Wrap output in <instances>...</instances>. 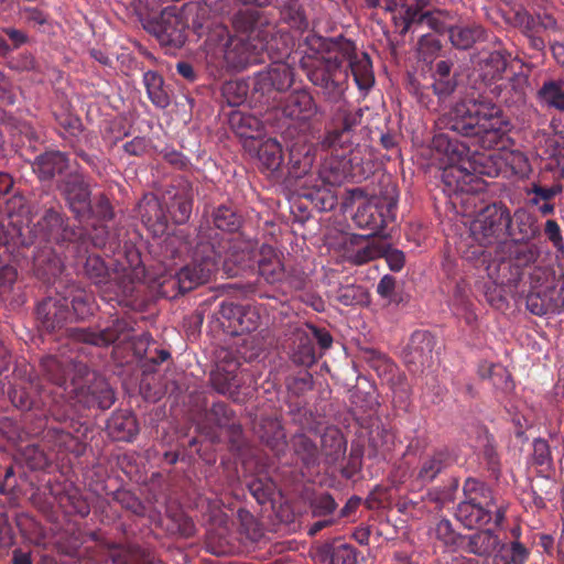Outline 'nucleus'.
Listing matches in <instances>:
<instances>
[{"label": "nucleus", "instance_id": "nucleus-33", "mask_svg": "<svg viewBox=\"0 0 564 564\" xmlns=\"http://www.w3.org/2000/svg\"><path fill=\"white\" fill-rule=\"evenodd\" d=\"M259 275L268 283H275L283 279L284 267L276 250L269 245H262L258 254Z\"/></svg>", "mask_w": 564, "mask_h": 564}, {"label": "nucleus", "instance_id": "nucleus-58", "mask_svg": "<svg viewBox=\"0 0 564 564\" xmlns=\"http://www.w3.org/2000/svg\"><path fill=\"white\" fill-rule=\"evenodd\" d=\"M376 292L388 304L399 305L403 302L402 294L398 289V281L391 274H384L379 280Z\"/></svg>", "mask_w": 564, "mask_h": 564}, {"label": "nucleus", "instance_id": "nucleus-28", "mask_svg": "<svg viewBox=\"0 0 564 564\" xmlns=\"http://www.w3.org/2000/svg\"><path fill=\"white\" fill-rule=\"evenodd\" d=\"M502 111L499 113L490 112L480 123L479 130L473 137L478 139V143L484 149H492L499 145L506 134V122L502 119Z\"/></svg>", "mask_w": 564, "mask_h": 564}, {"label": "nucleus", "instance_id": "nucleus-29", "mask_svg": "<svg viewBox=\"0 0 564 564\" xmlns=\"http://www.w3.org/2000/svg\"><path fill=\"white\" fill-rule=\"evenodd\" d=\"M316 149L306 142H296L290 149L289 173L295 178L307 175L315 162Z\"/></svg>", "mask_w": 564, "mask_h": 564}, {"label": "nucleus", "instance_id": "nucleus-15", "mask_svg": "<svg viewBox=\"0 0 564 564\" xmlns=\"http://www.w3.org/2000/svg\"><path fill=\"white\" fill-rule=\"evenodd\" d=\"M90 375L83 380L76 381L72 378L68 399L76 401L85 408H98L107 410L115 403V392L102 379H89ZM93 377L95 375L93 373Z\"/></svg>", "mask_w": 564, "mask_h": 564}, {"label": "nucleus", "instance_id": "nucleus-52", "mask_svg": "<svg viewBox=\"0 0 564 564\" xmlns=\"http://www.w3.org/2000/svg\"><path fill=\"white\" fill-rule=\"evenodd\" d=\"M258 159L267 170H276L283 161L280 143L274 139L263 141L258 149Z\"/></svg>", "mask_w": 564, "mask_h": 564}, {"label": "nucleus", "instance_id": "nucleus-61", "mask_svg": "<svg viewBox=\"0 0 564 564\" xmlns=\"http://www.w3.org/2000/svg\"><path fill=\"white\" fill-rule=\"evenodd\" d=\"M528 86L529 80L525 75H513L509 80L507 94H509L510 96L506 98V101L509 105H524L527 100Z\"/></svg>", "mask_w": 564, "mask_h": 564}, {"label": "nucleus", "instance_id": "nucleus-53", "mask_svg": "<svg viewBox=\"0 0 564 564\" xmlns=\"http://www.w3.org/2000/svg\"><path fill=\"white\" fill-rule=\"evenodd\" d=\"M191 191L188 182H180L174 194L167 192L169 197L163 195L165 207L167 209L176 207L178 212H191L193 208Z\"/></svg>", "mask_w": 564, "mask_h": 564}, {"label": "nucleus", "instance_id": "nucleus-36", "mask_svg": "<svg viewBox=\"0 0 564 564\" xmlns=\"http://www.w3.org/2000/svg\"><path fill=\"white\" fill-rule=\"evenodd\" d=\"M68 167V160L59 151H47L36 156L33 163V171L42 181L52 180L55 175L62 174Z\"/></svg>", "mask_w": 564, "mask_h": 564}, {"label": "nucleus", "instance_id": "nucleus-62", "mask_svg": "<svg viewBox=\"0 0 564 564\" xmlns=\"http://www.w3.org/2000/svg\"><path fill=\"white\" fill-rule=\"evenodd\" d=\"M351 73L360 87H366L372 80L371 76V62L366 53L361 54V57L351 59L348 63Z\"/></svg>", "mask_w": 564, "mask_h": 564}, {"label": "nucleus", "instance_id": "nucleus-7", "mask_svg": "<svg viewBox=\"0 0 564 564\" xmlns=\"http://www.w3.org/2000/svg\"><path fill=\"white\" fill-rule=\"evenodd\" d=\"M433 142L438 151L452 155V160L456 158L459 161V163H451L443 169L442 181L448 194L456 192L478 193L481 191L482 180L476 174L475 170H469L468 166H471L469 161H463V156L468 153V148L453 142L444 133L436 135Z\"/></svg>", "mask_w": 564, "mask_h": 564}, {"label": "nucleus", "instance_id": "nucleus-41", "mask_svg": "<svg viewBox=\"0 0 564 564\" xmlns=\"http://www.w3.org/2000/svg\"><path fill=\"white\" fill-rule=\"evenodd\" d=\"M500 544L499 536L491 530H480L468 535L466 551L480 557H490Z\"/></svg>", "mask_w": 564, "mask_h": 564}, {"label": "nucleus", "instance_id": "nucleus-18", "mask_svg": "<svg viewBox=\"0 0 564 564\" xmlns=\"http://www.w3.org/2000/svg\"><path fill=\"white\" fill-rule=\"evenodd\" d=\"M398 189L395 184L388 181L382 185L379 195L368 196L362 188H354L346 193L341 202L343 209H356V212L366 210L368 208L391 209L397 207Z\"/></svg>", "mask_w": 564, "mask_h": 564}, {"label": "nucleus", "instance_id": "nucleus-32", "mask_svg": "<svg viewBox=\"0 0 564 564\" xmlns=\"http://www.w3.org/2000/svg\"><path fill=\"white\" fill-rule=\"evenodd\" d=\"M349 164L350 161L344 156L334 154L326 156L318 166V178L324 185H340L350 175Z\"/></svg>", "mask_w": 564, "mask_h": 564}, {"label": "nucleus", "instance_id": "nucleus-2", "mask_svg": "<svg viewBox=\"0 0 564 564\" xmlns=\"http://www.w3.org/2000/svg\"><path fill=\"white\" fill-rule=\"evenodd\" d=\"M535 243L502 245L487 275L512 297H524L527 308L536 316L555 313L564 306V280L555 283L554 271L541 260Z\"/></svg>", "mask_w": 564, "mask_h": 564}, {"label": "nucleus", "instance_id": "nucleus-44", "mask_svg": "<svg viewBox=\"0 0 564 564\" xmlns=\"http://www.w3.org/2000/svg\"><path fill=\"white\" fill-rule=\"evenodd\" d=\"M205 544L207 551L215 555H223L230 550V529L226 519H221L217 528L207 532Z\"/></svg>", "mask_w": 564, "mask_h": 564}, {"label": "nucleus", "instance_id": "nucleus-16", "mask_svg": "<svg viewBox=\"0 0 564 564\" xmlns=\"http://www.w3.org/2000/svg\"><path fill=\"white\" fill-rule=\"evenodd\" d=\"M218 315L223 328L231 336L254 332L261 324L260 311L253 305L223 302Z\"/></svg>", "mask_w": 564, "mask_h": 564}, {"label": "nucleus", "instance_id": "nucleus-27", "mask_svg": "<svg viewBox=\"0 0 564 564\" xmlns=\"http://www.w3.org/2000/svg\"><path fill=\"white\" fill-rule=\"evenodd\" d=\"M59 188L73 212H82L89 206V185L82 174H68L61 183Z\"/></svg>", "mask_w": 564, "mask_h": 564}, {"label": "nucleus", "instance_id": "nucleus-24", "mask_svg": "<svg viewBox=\"0 0 564 564\" xmlns=\"http://www.w3.org/2000/svg\"><path fill=\"white\" fill-rule=\"evenodd\" d=\"M281 109L286 118L303 122L312 120L317 115H324L314 97L305 89L289 94L282 102Z\"/></svg>", "mask_w": 564, "mask_h": 564}, {"label": "nucleus", "instance_id": "nucleus-43", "mask_svg": "<svg viewBox=\"0 0 564 564\" xmlns=\"http://www.w3.org/2000/svg\"><path fill=\"white\" fill-rule=\"evenodd\" d=\"M464 500L462 502L495 506L492 489L484 481L468 477L463 485Z\"/></svg>", "mask_w": 564, "mask_h": 564}, {"label": "nucleus", "instance_id": "nucleus-4", "mask_svg": "<svg viewBox=\"0 0 564 564\" xmlns=\"http://www.w3.org/2000/svg\"><path fill=\"white\" fill-rule=\"evenodd\" d=\"M474 214H462L468 219ZM476 217L470 220L469 230L474 239L480 245H489L492 239H499L508 236L512 239L510 242L522 243L521 240L534 237L538 231L535 219L532 214H475ZM509 241L500 242L495 251V258L489 263L497 260L498 250L502 245Z\"/></svg>", "mask_w": 564, "mask_h": 564}, {"label": "nucleus", "instance_id": "nucleus-37", "mask_svg": "<svg viewBox=\"0 0 564 564\" xmlns=\"http://www.w3.org/2000/svg\"><path fill=\"white\" fill-rule=\"evenodd\" d=\"M351 220L355 227L367 231L365 236L388 239L391 235L386 228L394 220V214H351Z\"/></svg>", "mask_w": 564, "mask_h": 564}, {"label": "nucleus", "instance_id": "nucleus-48", "mask_svg": "<svg viewBox=\"0 0 564 564\" xmlns=\"http://www.w3.org/2000/svg\"><path fill=\"white\" fill-rule=\"evenodd\" d=\"M293 449L303 465L307 468L318 465L319 452L316 444L305 434H297L293 437Z\"/></svg>", "mask_w": 564, "mask_h": 564}, {"label": "nucleus", "instance_id": "nucleus-22", "mask_svg": "<svg viewBox=\"0 0 564 564\" xmlns=\"http://www.w3.org/2000/svg\"><path fill=\"white\" fill-rule=\"evenodd\" d=\"M435 338L427 330H415L412 333L405 347V362L412 366L414 371L421 368L431 367Z\"/></svg>", "mask_w": 564, "mask_h": 564}, {"label": "nucleus", "instance_id": "nucleus-63", "mask_svg": "<svg viewBox=\"0 0 564 564\" xmlns=\"http://www.w3.org/2000/svg\"><path fill=\"white\" fill-rule=\"evenodd\" d=\"M112 498L122 508L132 512L138 517L145 516V507L142 501L129 490H117L113 492Z\"/></svg>", "mask_w": 564, "mask_h": 564}, {"label": "nucleus", "instance_id": "nucleus-49", "mask_svg": "<svg viewBox=\"0 0 564 564\" xmlns=\"http://www.w3.org/2000/svg\"><path fill=\"white\" fill-rule=\"evenodd\" d=\"M484 37L481 26H453L449 29L452 44L459 50L470 48L477 41Z\"/></svg>", "mask_w": 564, "mask_h": 564}, {"label": "nucleus", "instance_id": "nucleus-54", "mask_svg": "<svg viewBox=\"0 0 564 564\" xmlns=\"http://www.w3.org/2000/svg\"><path fill=\"white\" fill-rule=\"evenodd\" d=\"M6 215L7 217L3 218V214H0V246L7 243L10 238L15 239L17 237L20 238L22 243L29 242L23 235V228L19 225L22 214Z\"/></svg>", "mask_w": 564, "mask_h": 564}, {"label": "nucleus", "instance_id": "nucleus-56", "mask_svg": "<svg viewBox=\"0 0 564 564\" xmlns=\"http://www.w3.org/2000/svg\"><path fill=\"white\" fill-rule=\"evenodd\" d=\"M248 91L249 86L243 80H229L221 87V95L231 107L242 105L247 100Z\"/></svg>", "mask_w": 564, "mask_h": 564}, {"label": "nucleus", "instance_id": "nucleus-3", "mask_svg": "<svg viewBox=\"0 0 564 564\" xmlns=\"http://www.w3.org/2000/svg\"><path fill=\"white\" fill-rule=\"evenodd\" d=\"M98 214H75L73 223L63 226L62 214H45L44 221L48 225L59 224L61 232L57 234L56 239L67 242L68 252H77L82 248L87 251L86 243L89 240L91 245L99 249L108 248L109 251L115 252L120 243L118 239L109 231L108 227L104 224L106 220H111L113 214H102L104 218H97Z\"/></svg>", "mask_w": 564, "mask_h": 564}, {"label": "nucleus", "instance_id": "nucleus-6", "mask_svg": "<svg viewBox=\"0 0 564 564\" xmlns=\"http://www.w3.org/2000/svg\"><path fill=\"white\" fill-rule=\"evenodd\" d=\"M225 249L226 246L221 242L216 245L206 240V236L200 235L192 250V261L176 272L181 291L187 293L207 283L217 271L218 264L225 256Z\"/></svg>", "mask_w": 564, "mask_h": 564}, {"label": "nucleus", "instance_id": "nucleus-25", "mask_svg": "<svg viewBox=\"0 0 564 564\" xmlns=\"http://www.w3.org/2000/svg\"><path fill=\"white\" fill-rule=\"evenodd\" d=\"M292 68L282 62L271 64L267 70L260 72L256 77L254 90L268 94L272 90L283 91L293 84Z\"/></svg>", "mask_w": 564, "mask_h": 564}, {"label": "nucleus", "instance_id": "nucleus-64", "mask_svg": "<svg viewBox=\"0 0 564 564\" xmlns=\"http://www.w3.org/2000/svg\"><path fill=\"white\" fill-rule=\"evenodd\" d=\"M478 376L484 380H490L495 387H500L501 380H505L506 386H508V372L502 367L487 360L479 362ZM505 388L507 389L508 387Z\"/></svg>", "mask_w": 564, "mask_h": 564}, {"label": "nucleus", "instance_id": "nucleus-17", "mask_svg": "<svg viewBox=\"0 0 564 564\" xmlns=\"http://www.w3.org/2000/svg\"><path fill=\"white\" fill-rule=\"evenodd\" d=\"M219 30L220 36L227 35V42L224 45V61L228 68L242 70L258 61L259 52L263 50L262 46L230 34L225 24H220Z\"/></svg>", "mask_w": 564, "mask_h": 564}, {"label": "nucleus", "instance_id": "nucleus-20", "mask_svg": "<svg viewBox=\"0 0 564 564\" xmlns=\"http://www.w3.org/2000/svg\"><path fill=\"white\" fill-rule=\"evenodd\" d=\"M310 554L315 564H357L359 553L354 545L334 539L313 545Z\"/></svg>", "mask_w": 564, "mask_h": 564}, {"label": "nucleus", "instance_id": "nucleus-19", "mask_svg": "<svg viewBox=\"0 0 564 564\" xmlns=\"http://www.w3.org/2000/svg\"><path fill=\"white\" fill-rule=\"evenodd\" d=\"M457 460V453L448 446H442L426 452L421 455L415 467V480L421 485H429L454 466Z\"/></svg>", "mask_w": 564, "mask_h": 564}, {"label": "nucleus", "instance_id": "nucleus-23", "mask_svg": "<svg viewBox=\"0 0 564 564\" xmlns=\"http://www.w3.org/2000/svg\"><path fill=\"white\" fill-rule=\"evenodd\" d=\"M382 246L375 237L354 234L345 243L344 256L350 264L364 265L381 258Z\"/></svg>", "mask_w": 564, "mask_h": 564}, {"label": "nucleus", "instance_id": "nucleus-1", "mask_svg": "<svg viewBox=\"0 0 564 564\" xmlns=\"http://www.w3.org/2000/svg\"><path fill=\"white\" fill-rule=\"evenodd\" d=\"M535 243L502 245L487 275L512 297H524L527 308L536 316L555 313L564 306V280L555 283L554 271L541 260Z\"/></svg>", "mask_w": 564, "mask_h": 564}, {"label": "nucleus", "instance_id": "nucleus-10", "mask_svg": "<svg viewBox=\"0 0 564 564\" xmlns=\"http://www.w3.org/2000/svg\"><path fill=\"white\" fill-rule=\"evenodd\" d=\"M259 9L256 7L240 8L235 11L229 19V31L232 35H238L264 47L273 36L274 26L269 15Z\"/></svg>", "mask_w": 564, "mask_h": 564}, {"label": "nucleus", "instance_id": "nucleus-35", "mask_svg": "<svg viewBox=\"0 0 564 564\" xmlns=\"http://www.w3.org/2000/svg\"><path fill=\"white\" fill-rule=\"evenodd\" d=\"M206 221L209 224L210 221L214 224L215 228H210L208 232L200 231L196 239L204 235L206 236V240H210L217 245V242H221L226 246L225 253L228 249V241H226L223 237H219L217 230L224 232H235L241 226V214H206Z\"/></svg>", "mask_w": 564, "mask_h": 564}, {"label": "nucleus", "instance_id": "nucleus-38", "mask_svg": "<svg viewBox=\"0 0 564 564\" xmlns=\"http://www.w3.org/2000/svg\"><path fill=\"white\" fill-rule=\"evenodd\" d=\"M322 454L328 465H336L345 458L347 441L337 427H327L322 435Z\"/></svg>", "mask_w": 564, "mask_h": 564}, {"label": "nucleus", "instance_id": "nucleus-45", "mask_svg": "<svg viewBox=\"0 0 564 564\" xmlns=\"http://www.w3.org/2000/svg\"><path fill=\"white\" fill-rule=\"evenodd\" d=\"M143 83L151 101L160 108H166L170 105V96L164 85L163 77L153 70L143 75Z\"/></svg>", "mask_w": 564, "mask_h": 564}, {"label": "nucleus", "instance_id": "nucleus-5", "mask_svg": "<svg viewBox=\"0 0 564 564\" xmlns=\"http://www.w3.org/2000/svg\"><path fill=\"white\" fill-rule=\"evenodd\" d=\"M85 273L98 286L102 301L129 306L135 291V281L129 270L116 269L109 271L99 256H88L85 262Z\"/></svg>", "mask_w": 564, "mask_h": 564}, {"label": "nucleus", "instance_id": "nucleus-59", "mask_svg": "<svg viewBox=\"0 0 564 564\" xmlns=\"http://www.w3.org/2000/svg\"><path fill=\"white\" fill-rule=\"evenodd\" d=\"M235 416V412L225 402H215L207 409L204 414V420L208 424L224 429L229 424Z\"/></svg>", "mask_w": 564, "mask_h": 564}, {"label": "nucleus", "instance_id": "nucleus-34", "mask_svg": "<svg viewBox=\"0 0 564 564\" xmlns=\"http://www.w3.org/2000/svg\"><path fill=\"white\" fill-rule=\"evenodd\" d=\"M455 517L467 529L482 527L492 520V506L459 502Z\"/></svg>", "mask_w": 564, "mask_h": 564}, {"label": "nucleus", "instance_id": "nucleus-42", "mask_svg": "<svg viewBox=\"0 0 564 564\" xmlns=\"http://www.w3.org/2000/svg\"><path fill=\"white\" fill-rule=\"evenodd\" d=\"M536 97L543 106L564 112V80H545L538 89Z\"/></svg>", "mask_w": 564, "mask_h": 564}, {"label": "nucleus", "instance_id": "nucleus-26", "mask_svg": "<svg viewBox=\"0 0 564 564\" xmlns=\"http://www.w3.org/2000/svg\"><path fill=\"white\" fill-rule=\"evenodd\" d=\"M239 361L229 351H224V358L216 365V369L210 373L213 388L220 394H231L234 389L239 387L237 370Z\"/></svg>", "mask_w": 564, "mask_h": 564}, {"label": "nucleus", "instance_id": "nucleus-40", "mask_svg": "<svg viewBox=\"0 0 564 564\" xmlns=\"http://www.w3.org/2000/svg\"><path fill=\"white\" fill-rule=\"evenodd\" d=\"M294 337L291 360L297 366L306 368L313 366L317 358L312 336L306 335L305 329H302V327H297L294 332Z\"/></svg>", "mask_w": 564, "mask_h": 564}, {"label": "nucleus", "instance_id": "nucleus-51", "mask_svg": "<svg viewBox=\"0 0 564 564\" xmlns=\"http://www.w3.org/2000/svg\"><path fill=\"white\" fill-rule=\"evenodd\" d=\"M479 65L482 78L494 80L500 78L507 69L508 58L503 53L495 51L482 58Z\"/></svg>", "mask_w": 564, "mask_h": 564}, {"label": "nucleus", "instance_id": "nucleus-9", "mask_svg": "<svg viewBox=\"0 0 564 564\" xmlns=\"http://www.w3.org/2000/svg\"><path fill=\"white\" fill-rule=\"evenodd\" d=\"M193 9L206 13L205 8H198L195 4H185L182 8L175 6L162 10L160 15L149 22L148 30L152 33L161 45L173 48H180L186 41L187 21L185 14Z\"/></svg>", "mask_w": 564, "mask_h": 564}, {"label": "nucleus", "instance_id": "nucleus-60", "mask_svg": "<svg viewBox=\"0 0 564 564\" xmlns=\"http://www.w3.org/2000/svg\"><path fill=\"white\" fill-rule=\"evenodd\" d=\"M507 22L511 26L519 29L522 34L538 29L535 14L530 13L523 6L512 9L511 15L507 18Z\"/></svg>", "mask_w": 564, "mask_h": 564}, {"label": "nucleus", "instance_id": "nucleus-8", "mask_svg": "<svg viewBox=\"0 0 564 564\" xmlns=\"http://www.w3.org/2000/svg\"><path fill=\"white\" fill-rule=\"evenodd\" d=\"M490 112L499 113L500 108L487 98L460 99L442 116L440 121L445 129L470 137L477 133L480 123Z\"/></svg>", "mask_w": 564, "mask_h": 564}, {"label": "nucleus", "instance_id": "nucleus-57", "mask_svg": "<svg viewBox=\"0 0 564 564\" xmlns=\"http://www.w3.org/2000/svg\"><path fill=\"white\" fill-rule=\"evenodd\" d=\"M70 304L76 321H84L95 311V300L91 294L77 290L72 294Z\"/></svg>", "mask_w": 564, "mask_h": 564}, {"label": "nucleus", "instance_id": "nucleus-31", "mask_svg": "<svg viewBox=\"0 0 564 564\" xmlns=\"http://www.w3.org/2000/svg\"><path fill=\"white\" fill-rule=\"evenodd\" d=\"M107 431L115 441L132 442L139 434V425L131 412L118 411L108 420Z\"/></svg>", "mask_w": 564, "mask_h": 564}, {"label": "nucleus", "instance_id": "nucleus-46", "mask_svg": "<svg viewBox=\"0 0 564 564\" xmlns=\"http://www.w3.org/2000/svg\"><path fill=\"white\" fill-rule=\"evenodd\" d=\"M229 123L234 131L242 138L254 139L262 131V122L250 113L232 112Z\"/></svg>", "mask_w": 564, "mask_h": 564}, {"label": "nucleus", "instance_id": "nucleus-30", "mask_svg": "<svg viewBox=\"0 0 564 564\" xmlns=\"http://www.w3.org/2000/svg\"><path fill=\"white\" fill-rule=\"evenodd\" d=\"M562 191L561 184H532V187L527 189L524 200L528 207H536L539 212H553Z\"/></svg>", "mask_w": 564, "mask_h": 564}, {"label": "nucleus", "instance_id": "nucleus-12", "mask_svg": "<svg viewBox=\"0 0 564 564\" xmlns=\"http://www.w3.org/2000/svg\"><path fill=\"white\" fill-rule=\"evenodd\" d=\"M133 322L130 317L116 318L111 325L102 329L90 327H69L65 335L75 343H83L96 347H108L117 341H129L133 339Z\"/></svg>", "mask_w": 564, "mask_h": 564}, {"label": "nucleus", "instance_id": "nucleus-55", "mask_svg": "<svg viewBox=\"0 0 564 564\" xmlns=\"http://www.w3.org/2000/svg\"><path fill=\"white\" fill-rule=\"evenodd\" d=\"M393 22L400 28L399 34L404 36L413 26L424 25L422 7L405 6L403 13L393 17Z\"/></svg>", "mask_w": 564, "mask_h": 564}, {"label": "nucleus", "instance_id": "nucleus-21", "mask_svg": "<svg viewBox=\"0 0 564 564\" xmlns=\"http://www.w3.org/2000/svg\"><path fill=\"white\" fill-rule=\"evenodd\" d=\"M68 303L65 296H50L39 303L36 317L43 330L54 333L64 327L70 316Z\"/></svg>", "mask_w": 564, "mask_h": 564}, {"label": "nucleus", "instance_id": "nucleus-39", "mask_svg": "<svg viewBox=\"0 0 564 564\" xmlns=\"http://www.w3.org/2000/svg\"><path fill=\"white\" fill-rule=\"evenodd\" d=\"M259 437L275 456L282 455L286 449V436L281 423L275 419H264L260 425Z\"/></svg>", "mask_w": 564, "mask_h": 564}, {"label": "nucleus", "instance_id": "nucleus-11", "mask_svg": "<svg viewBox=\"0 0 564 564\" xmlns=\"http://www.w3.org/2000/svg\"><path fill=\"white\" fill-rule=\"evenodd\" d=\"M347 68L340 65L338 56L323 58L310 73L311 83L319 88V95L327 104H338L344 99Z\"/></svg>", "mask_w": 564, "mask_h": 564}, {"label": "nucleus", "instance_id": "nucleus-50", "mask_svg": "<svg viewBox=\"0 0 564 564\" xmlns=\"http://www.w3.org/2000/svg\"><path fill=\"white\" fill-rule=\"evenodd\" d=\"M278 6L283 19L291 28L296 30L307 29L308 21L300 0H280Z\"/></svg>", "mask_w": 564, "mask_h": 564}, {"label": "nucleus", "instance_id": "nucleus-13", "mask_svg": "<svg viewBox=\"0 0 564 564\" xmlns=\"http://www.w3.org/2000/svg\"><path fill=\"white\" fill-rule=\"evenodd\" d=\"M69 409L68 405H56V414H54L55 420L64 424V427H50L46 433V438L47 442L51 443L52 448L56 451L57 455L73 453L78 456L83 453V444L77 435H84L87 427L85 424L70 416Z\"/></svg>", "mask_w": 564, "mask_h": 564}, {"label": "nucleus", "instance_id": "nucleus-14", "mask_svg": "<svg viewBox=\"0 0 564 564\" xmlns=\"http://www.w3.org/2000/svg\"><path fill=\"white\" fill-rule=\"evenodd\" d=\"M41 369L44 376L63 390L64 397H69L70 381L76 377V381L83 380L91 375L88 366L70 357L46 356L41 360Z\"/></svg>", "mask_w": 564, "mask_h": 564}, {"label": "nucleus", "instance_id": "nucleus-47", "mask_svg": "<svg viewBox=\"0 0 564 564\" xmlns=\"http://www.w3.org/2000/svg\"><path fill=\"white\" fill-rule=\"evenodd\" d=\"M322 47L325 51V53L328 54L326 58H335L336 56H338L341 66L344 61H347L349 63L357 56L356 46L354 42L345 39L344 36H338L335 39H325L322 42Z\"/></svg>", "mask_w": 564, "mask_h": 564}]
</instances>
